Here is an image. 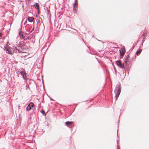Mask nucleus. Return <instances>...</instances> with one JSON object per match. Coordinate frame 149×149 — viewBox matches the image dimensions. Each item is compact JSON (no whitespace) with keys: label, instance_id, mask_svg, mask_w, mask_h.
Returning <instances> with one entry per match:
<instances>
[{"label":"nucleus","instance_id":"4468645a","mask_svg":"<svg viewBox=\"0 0 149 149\" xmlns=\"http://www.w3.org/2000/svg\"><path fill=\"white\" fill-rule=\"evenodd\" d=\"M21 38H23L24 40H26L27 38H26L25 36H24L23 34H22L21 36H20Z\"/></svg>","mask_w":149,"mask_h":149},{"label":"nucleus","instance_id":"2eb2a0df","mask_svg":"<svg viewBox=\"0 0 149 149\" xmlns=\"http://www.w3.org/2000/svg\"><path fill=\"white\" fill-rule=\"evenodd\" d=\"M41 113H42V114L43 115H45V111L44 110H42L41 111Z\"/></svg>","mask_w":149,"mask_h":149},{"label":"nucleus","instance_id":"c756f323","mask_svg":"<svg viewBox=\"0 0 149 149\" xmlns=\"http://www.w3.org/2000/svg\"><path fill=\"white\" fill-rule=\"evenodd\" d=\"M117 142H118V140H117ZM117 144H118V143H117Z\"/></svg>","mask_w":149,"mask_h":149},{"label":"nucleus","instance_id":"393cba45","mask_svg":"<svg viewBox=\"0 0 149 149\" xmlns=\"http://www.w3.org/2000/svg\"><path fill=\"white\" fill-rule=\"evenodd\" d=\"M2 36V33H0V37H1Z\"/></svg>","mask_w":149,"mask_h":149},{"label":"nucleus","instance_id":"dca6fc26","mask_svg":"<svg viewBox=\"0 0 149 149\" xmlns=\"http://www.w3.org/2000/svg\"><path fill=\"white\" fill-rule=\"evenodd\" d=\"M27 76L26 75V74H25V75L24 76V77H23V79L25 80H27Z\"/></svg>","mask_w":149,"mask_h":149},{"label":"nucleus","instance_id":"7ed1b4c3","mask_svg":"<svg viewBox=\"0 0 149 149\" xmlns=\"http://www.w3.org/2000/svg\"><path fill=\"white\" fill-rule=\"evenodd\" d=\"M37 27L38 28V29H44V25L42 21H40L39 20L38 21V22L37 23Z\"/></svg>","mask_w":149,"mask_h":149},{"label":"nucleus","instance_id":"9b49d317","mask_svg":"<svg viewBox=\"0 0 149 149\" xmlns=\"http://www.w3.org/2000/svg\"><path fill=\"white\" fill-rule=\"evenodd\" d=\"M34 6H35V8L37 9L38 10H39V5L38 3H36L34 5Z\"/></svg>","mask_w":149,"mask_h":149},{"label":"nucleus","instance_id":"c85d7f7f","mask_svg":"<svg viewBox=\"0 0 149 149\" xmlns=\"http://www.w3.org/2000/svg\"><path fill=\"white\" fill-rule=\"evenodd\" d=\"M34 28V27H33V28L32 30L31 31L33 30Z\"/></svg>","mask_w":149,"mask_h":149},{"label":"nucleus","instance_id":"7c9ffc66","mask_svg":"<svg viewBox=\"0 0 149 149\" xmlns=\"http://www.w3.org/2000/svg\"><path fill=\"white\" fill-rule=\"evenodd\" d=\"M134 47V46H133L132 47V48H133Z\"/></svg>","mask_w":149,"mask_h":149},{"label":"nucleus","instance_id":"423d86ee","mask_svg":"<svg viewBox=\"0 0 149 149\" xmlns=\"http://www.w3.org/2000/svg\"><path fill=\"white\" fill-rule=\"evenodd\" d=\"M116 64L119 68H123L124 67V65H123L120 60L116 61Z\"/></svg>","mask_w":149,"mask_h":149},{"label":"nucleus","instance_id":"f03ea898","mask_svg":"<svg viewBox=\"0 0 149 149\" xmlns=\"http://www.w3.org/2000/svg\"><path fill=\"white\" fill-rule=\"evenodd\" d=\"M6 53L10 55L13 54V48L9 46L5 47Z\"/></svg>","mask_w":149,"mask_h":149},{"label":"nucleus","instance_id":"0eeeda50","mask_svg":"<svg viewBox=\"0 0 149 149\" xmlns=\"http://www.w3.org/2000/svg\"><path fill=\"white\" fill-rule=\"evenodd\" d=\"M66 125L69 127H72L74 126V124L73 122L66 121L65 122Z\"/></svg>","mask_w":149,"mask_h":149},{"label":"nucleus","instance_id":"6e6552de","mask_svg":"<svg viewBox=\"0 0 149 149\" xmlns=\"http://www.w3.org/2000/svg\"><path fill=\"white\" fill-rule=\"evenodd\" d=\"M120 52V56L123 57L125 53V49H122L119 50Z\"/></svg>","mask_w":149,"mask_h":149},{"label":"nucleus","instance_id":"f3484780","mask_svg":"<svg viewBox=\"0 0 149 149\" xmlns=\"http://www.w3.org/2000/svg\"><path fill=\"white\" fill-rule=\"evenodd\" d=\"M77 5V4L76 3H74L73 5V8H74Z\"/></svg>","mask_w":149,"mask_h":149},{"label":"nucleus","instance_id":"72a5a7b5","mask_svg":"<svg viewBox=\"0 0 149 149\" xmlns=\"http://www.w3.org/2000/svg\"><path fill=\"white\" fill-rule=\"evenodd\" d=\"M117 136H118V133H117Z\"/></svg>","mask_w":149,"mask_h":149},{"label":"nucleus","instance_id":"9d476101","mask_svg":"<svg viewBox=\"0 0 149 149\" xmlns=\"http://www.w3.org/2000/svg\"><path fill=\"white\" fill-rule=\"evenodd\" d=\"M27 20L29 22H32L34 21V17H28L27 18Z\"/></svg>","mask_w":149,"mask_h":149},{"label":"nucleus","instance_id":"6ab92c4d","mask_svg":"<svg viewBox=\"0 0 149 149\" xmlns=\"http://www.w3.org/2000/svg\"><path fill=\"white\" fill-rule=\"evenodd\" d=\"M19 36H21V35L22 34H23L22 33V32H21V31H19Z\"/></svg>","mask_w":149,"mask_h":149},{"label":"nucleus","instance_id":"2f4dec72","mask_svg":"<svg viewBox=\"0 0 149 149\" xmlns=\"http://www.w3.org/2000/svg\"><path fill=\"white\" fill-rule=\"evenodd\" d=\"M74 1H77V0H74Z\"/></svg>","mask_w":149,"mask_h":149},{"label":"nucleus","instance_id":"20e7f679","mask_svg":"<svg viewBox=\"0 0 149 149\" xmlns=\"http://www.w3.org/2000/svg\"><path fill=\"white\" fill-rule=\"evenodd\" d=\"M34 106V105L33 103L31 102L27 105L26 108V110L28 111H30L31 109V107Z\"/></svg>","mask_w":149,"mask_h":149},{"label":"nucleus","instance_id":"a211bd4d","mask_svg":"<svg viewBox=\"0 0 149 149\" xmlns=\"http://www.w3.org/2000/svg\"><path fill=\"white\" fill-rule=\"evenodd\" d=\"M73 8V11H74V13H75L77 12V10L76 9V8H75V7L74 8Z\"/></svg>","mask_w":149,"mask_h":149},{"label":"nucleus","instance_id":"39448f33","mask_svg":"<svg viewBox=\"0 0 149 149\" xmlns=\"http://www.w3.org/2000/svg\"><path fill=\"white\" fill-rule=\"evenodd\" d=\"M13 54L14 53L16 54L17 53H23V52L19 50L18 49H17V48L16 47H14L13 48Z\"/></svg>","mask_w":149,"mask_h":149},{"label":"nucleus","instance_id":"5701e85b","mask_svg":"<svg viewBox=\"0 0 149 149\" xmlns=\"http://www.w3.org/2000/svg\"><path fill=\"white\" fill-rule=\"evenodd\" d=\"M117 149H120L119 146L118 145H117Z\"/></svg>","mask_w":149,"mask_h":149},{"label":"nucleus","instance_id":"b1692460","mask_svg":"<svg viewBox=\"0 0 149 149\" xmlns=\"http://www.w3.org/2000/svg\"><path fill=\"white\" fill-rule=\"evenodd\" d=\"M75 3H76L77 4V1H75Z\"/></svg>","mask_w":149,"mask_h":149},{"label":"nucleus","instance_id":"412c9836","mask_svg":"<svg viewBox=\"0 0 149 149\" xmlns=\"http://www.w3.org/2000/svg\"><path fill=\"white\" fill-rule=\"evenodd\" d=\"M136 57V56L135 54H134V56H133V57H132V59H133L134 58H135Z\"/></svg>","mask_w":149,"mask_h":149},{"label":"nucleus","instance_id":"4be33fe9","mask_svg":"<svg viewBox=\"0 0 149 149\" xmlns=\"http://www.w3.org/2000/svg\"><path fill=\"white\" fill-rule=\"evenodd\" d=\"M145 37H144L143 38V40L142 41V45H143V42L144 41V40H145Z\"/></svg>","mask_w":149,"mask_h":149},{"label":"nucleus","instance_id":"bb28decb","mask_svg":"<svg viewBox=\"0 0 149 149\" xmlns=\"http://www.w3.org/2000/svg\"><path fill=\"white\" fill-rule=\"evenodd\" d=\"M38 10V14H39L40 13L39 10Z\"/></svg>","mask_w":149,"mask_h":149},{"label":"nucleus","instance_id":"f8f14e48","mask_svg":"<svg viewBox=\"0 0 149 149\" xmlns=\"http://www.w3.org/2000/svg\"><path fill=\"white\" fill-rule=\"evenodd\" d=\"M141 51V49H140L139 50H138L136 52L135 54H136L137 55H139L140 54Z\"/></svg>","mask_w":149,"mask_h":149},{"label":"nucleus","instance_id":"473e14b6","mask_svg":"<svg viewBox=\"0 0 149 149\" xmlns=\"http://www.w3.org/2000/svg\"><path fill=\"white\" fill-rule=\"evenodd\" d=\"M55 26H56V24H55Z\"/></svg>","mask_w":149,"mask_h":149},{"label":"nucleus","instance_id":"ddd939ff","mask_svg":"<svg viewBox=\"0 0 149 149\" xmlns=\"http://www.w3.org/2000/svg\"><path fill=\"white\" fill-rule=\"evenodd\" d=\"M22 76L23 77H24V76L25 75V74H26V72L24 71H21L20 72Z\"/></svg>","mask_w":149,"mask_h":149},{"label":"nucleus","instance_id":"1a4fd4ad","mask_svg":"<svg viewBox=\"0 0 149 149\" xmlns=\"http://www.w3.org/2000/svg\"><path fill=\"white\" fill-rule=\"evenodd\" d=\"M129 57V54H128L127 56L125 57V61L124 63L126 65L127 64V62L128 61L129 59L128 58Z\"/></svg>","mask_w":149,"mask_h":149},{"label":"nucleus","instance_id":"a878e982","mask_svg":"<svg viewBox=\"0 0 149 149\" xmlns=\"http://www.w3.org/2000/svg\"><path fill=\"white\" fill-rule=\"evenodd\" d=\"M57 28H58L59 29H60V26H59V27L58 25V26H57Z\"/></svg>","mask_w":149,"mask_h":149},{"label":"nucleus","instance_id":"cd10ccee","mask_svg":"<svg viewBox=\"0 0 149 149\" xmlns=\"http://www.w3.org/2000/svg\"><path fill=\"white\" fill-rule=\"evenodd\" d=\"M50 99L51 100H53L52 99V98H50Z\"/></svg>","mask_w":149,"mask_h":149},{"label":"nucleus","instance_id":"f257e3e1","mask_svg":"<svg viewBox=\"0 0 149 149\" xmlns=\"http://www.w3.org/2000/svg\"><path fill=\"white\" fill-rule=\"evenodd\" d=\"M121 91L120 84H118L116 86L114 92L115 95L116 100L118 98L120 94Z\"/></svg>","mask_w":149,"mask_h":149},{"label":"nucleus","instance_id":"aec40b11","mask_svg":"<svg viewBox=\"0 0 149 149\" xmlns=\"http://www.w3.org/2000/svg\"><path fill=\"white\" fill-rule=\"evenodd\" d=\"M17 47H19V48H21V49H22V46L20 45L19 44L18 45H17Z\"/></svg>","mask_w":149,"mask_h":149}]
</instances>
